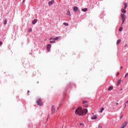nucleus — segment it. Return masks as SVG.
Instances as JSON below:
<instances>
[{
  "mask_svg": "<svg viewBox=\"0 0 128 128\" xmlns=\"http://www.w3.org/2000/svg\"><path fill=\"white\" fill-rule=\"evenodd\" d=\"M88 112V109H82V107H79L75 110V114H78V116H85Z\"/></svg>",
  "mask_w": 128,
  "mask_h": 128,
  "instance_id": "f257e3e1",
  "label": "nucleus"
},
{
  "mask_svg": "<svg viewBox=\"0 0 128 128\" xmlns=\"http://www.w3.org/2000/svg\"><path fill=\"white\" fill-rule=\"evenodd\" d=\"M120 16L122 20V24H124V22H126V14H120Z\"/></svg>",
  "mask_w": 128,
  "mask_h": 128,
  "instance_id": "f03ea898",
  "label": "nucleus"
},
{
  "mask_svg": "<svg viewBox=\"0 0 128 128\" xmlns=\"http://www.w3.org/2000/svg\"><path fill=\"white\" fill-rule=\"evenodd\" d=\"M37 104L40 106H42L44 104L42 103V99L40 98H38V100L36 102Z\"/></svg>",
  "mask_w": 128,
  "mask_h": 128,
  "instance_id": "7ed1b4c3",
  "label": "nucleus"
},
{
  "mask_svg": "<svg viewBox=\"0 0 128 128\" xmlns=\"http://www.w3.org/2000/svg\"><path fill=\"white\" fill-rule=\"evenodd\" d=\"M124 8H122L121 10V12H122V14H126V8H128V4H126V3H124Z\"/></svg>",
  "mask_w": 128,
  "mask_h": 128,
  "instance_id": "20e7f679",
  "label": "nucleus"
},
{
  "mask_svg": "<svg viewBox=\"0 0 128 128\" xmlns=\"http://www.w3.org/2000/svg\"><path fill=\"white\" fill-rule=\"evenodd\" d=\"M52 114H54V112H56V107L54 106H52Z\"/></svg>",
  "mask_w": 128,
  "mask_h": 128,
  "instance_id": "39448f33",
  "label": "nucleus"
},
{
  "mask_svg": "<svg viewBox=\"0 0 128 128\" xmlns=\"http://www.w3.org/2000/svg\"><path fill=\"white\" fill-rule=\"evenodd\" d=\"M51 48H52V44H48L47 45V50H48V52H50V50Z\"/></svg>",
  "mask_w": 128,
  "mask_h": 128,
  "instance_id": "423d86ee",
  "label": "nucleus"
},
{
  "mask_svg": "<svg viewBox=\"0 0 128 128\" xmlns=\"http://www.w3.org/2000/svg\"><path fill=\"white\" fill-rule=\"evenodd\" d=\"M54 3V0H52L51 1H50L48 2V6H52V4Z\"/></svg>",
  "mask_w": 128,
  "mask_h": 128,
  "instance_id": "0eeeda50",
  "label": "nucleus"
},
{
  "mask_svg": "<svg viewBox=\"0 0 128 128\" xmlns=\"http://www.w3.org/2000/svg\"><path fill=\"white\" fill-rule=\"evenodd\" d=\"M128 124V122H126L124 124H122V126L120 128H124L125 126H126Z\"/></svg>",
  "mask_w": 128,
  "mask_h": 128,
  "instance_id": "6e6552de",
  "label": "nucleus"
},
{
  "mask_svg": "<svg viewBox=\"0 0 128 128\" xmlns=\"http://www.w3.org/2000/svg\"><path fill=\"white\" fill-rule=\"evenodd\" d=\"M73 10H74V12H78V6H74V8H73Z\"/></svg>",
  "mask_w": 128,
  "mask_h": 128,
  "instance_id": "1a4fd4ad",
  "label": "nucleus"
},
{
  "mask_svg": "<svg viewBox=\"0 0 128 128\" xmlns=\"http://www.w3.org/2000/svg\"><path fill=\"white\" fill-rule=\"evenodd\" d=\"M96 118H98L96 115H94L93 116L91 117L92 120H96Z\"/></svg>",
  "mask_w": 128,
  "mask_h": 128,
  "instance_id": "9d476101",
  "label": "nucleus"
},
{
  "mask_svg": "<svg viewBox=\"0 0 128 128\" xmlns=\"http://www.w3.org/2000/svg\"><path fill=\"white\" fill-rule=\"evenodd\" d=\"M38 22V20L34 19V20L32 22V24H36V23Z\"/></svg>",
  "mask_w": 128,
  "mask_h": 128,
  "instance_id": "9b49d317",
  "label": "nucleus"
},
{
  "mask_svg": "<svg viewBox=\"0 0 128 128\" xmlns=\"http://www.w3.org/2000/svg\"><path fill=\"white\" fill-rule=\"evenodd\" d=\"M60 36H58V37H56L55 38H54L53 40H60Z\"/></svg>",
  "mask_w": 128,
  "mask_h": 128,
  "instance_id": "f8f14e48",
  "label": "nucleus"
},
{
  "mask_svg": "<svg viewBox=\"0 0 128 128\" xmlns=\"http://www.w3.org/2000/svg\"><path fill=\"white\" fill-rule=\"evenodd\" d=\"M113 89H114V87L112 86H110L108 88V90H112Z\"/></svg>",
  "mask_w": 128,
  "mask_h": 128,
  "instance_id": "ddd939ff",
  "label": "nucleus"
},
{
  "mask_svg": "<svg viewBox=\"0 0 128 128\" xmlns=\"http://www.w3.org/2000/svg\"><path fill=\"white\" fill-rule=\"evenodd\" d=\"M120 80H118L117 82L116 86H120Z\"/></svg>",
  "mask_w": 128,
  "mask_h": 128,
  "instance_id": "4468645a",
  "label": "nucleus"
},
{
  "mask_svg": "<svg viewBox=\"0 0 128 128\" xmlns=\"http://www.w3.org/2000/svg\"><path fill=\"white\" fill-rule=\"evenodd\" d=\"M104 110V107H102L100 110V112H102Z\"/></svg>",
  "mask_w": 128,
  "mask_h": 128,
  "instance_id": "2eb2a0df",
  "label": "nucleus"
},
{
  "mask_svg": "<svg viewBox=\"0 0 128 128\" xmlns=\"http://www.w3.org/2000/svg\"><path fill=\"white\" fill-rule=\"evenodd\" d=\"M120 44V39H119L116 42V44Z\"/></svg>",
  "mask_w": 128,
  "mask_h": 128,
  "instance_id": "dca6fc26",
  "label": "nucleus"
},
{
  "mask_svg": "<svg viewBox=\"0 0 128 128\" xmlns=\"http://www.w3.org/2000/svg\"><path fill=\"white\" fill-rule=\"evenodd\" d=\"M82 12H88V9L86 8H83L82 9Z\"/></svg>",
  "mask_w": 128,
  "mask_h": 128,
  "instance_id": "f3484780",
  "label": "nucleus"
},
{
  "mask_svg": "<svg viewBox=\"0 0 128 128\" xmlns=\"http://www.w3.org/2000/svg\"><path fill=\"white\" fill-rule=\"evenodd\" d=\"M6 24H8V20L6 19L4 20V26H6Z\"/></svg>",
  "mask_w": 128,
  "mask_h": 128,
  "instance_id": "a211bd4d",
  "label": "nucleus"
},
{
  "mask_svg": "<svg viewBox=\"0 0 128 128\" xmlns=\"http://www.w3.org/2000/svg\"><path fill=\"white\" fill-rule=\"evenodd\" d=\"M66 14H68V16H70V10H68Z\"/></svg>",
  "mask_w": 128,
  "mask_h": 128,
  "instance_id": "6ab92c4d",
  "label": "nucleus"
},
{
  "mask_svg": "<svg viewBox=\"0 0 128 128\" xmlns=\"http://www.w3.org/2000/svg\"><path fill=\"white\" fill-rule=\"evenodd\" d=\"M63 24H64V26H68V23H66V22H64V23H63Z\"/></svg>",
  "mask_w": 128,
  "mask_h": 128,
  "instance_id": "aec40b11",
  "label": "nucleus"
},
{
  "mask_svg": "<svg viewBox=\"0 0 128 128\" xmlns=\"http://www.w3.org/2000/svg\"><path fill=\"white\" fill-rule=\"evenodd\" d=\"M55 40H51L50 42V44H54L55 42Z\"/></svg>",
  "mask_w": 128,
  "mask_h": 128,
  "instance_id": "412c9836",
  "label": "nucleus"
},
{
  "mask_svg": "<svg viewBox=\"0 0 128 128\" xmlns=\"http://www.w3.org/2000/svg\"><path fill=\"white\" fill-rule=\"evenodd\" d=\"M122 27H120L119 28V32H122Z\"/></svg>",
  "mask_w": 128,
  "mask_h": 128,
  "instance_id": "4be33fe9",
  "label": "nucleus"
},
{
  "mask_svg": "<svg viewBox=\"0 0 128 128\" xmlns=\"http://www.w3.org/2000/svg\"><path fill=\"white\" fill-rule=\"evenodd\" d=\"M82 104H88V102L86 100H84L82 102Z\"/></svg>",
  "mask_w": 128,
  "mask_h": 128,
  "instance_id": "5701e85b",
  "label": "nucleus"
},
{
  "mask_svg": "<svg viewBox=\"0 0 128 128\" xmlns=\"http://www.w3.org/2000/svg\"><path fill=\"white\" fill-rule=\"evenodd\" d=\"M32 28L28 29V32H32Z\"/></svg>",
  "mask_w": 128,
  "mask_h": 128,
  "instance_id": "b1692460",
  "label": "nucleus"
},
{
  "mask_svg": "<svg viewBox=\"0 0 128 128\" xmlns=\"http://www.w3.org/2000/svg\"><path fill=\"white\" fill-rule=\"evenodd\" d=\"M128 76V73H126V74H125V76H124V78H126V76Z\"/></svg>",
  "mask_w": 128,
  "mask_h": 128,
  "instance_id": "393cba45",
  "label": "nucleus"
},
{
  "mask_svg": "<svg viewBox=\"0 0 128 128\" xmlns=\"http://www.w3.org/2000/svg\"><path fill=\"white\" fill-rule=\"evenodd\" d=\"M84 108H88V104H84Z\"/></svg>",
  "mask_w": 128,
  "mask_h": 128,
  "instance_id": "a878e982",
  "label": "nucleus"
},
{
  "mask_svg": "<svg viewBox=\"0 0 128 128\" xmlns=\"http://www.w3.org/2000/svg\"><path fill=\"white\" fill-rule=\"evenodd\" d=\"M124 118V115H122L120 117V119L122 118Z\"/></svg>",
  "mask_w": 128,
  "mask_h": 128,
  "instance_id": "bb28decb",
  "label": "nucleus"
},
{
  "mask_svg": "<svg viewBox=\"0 0 128 128\" xmlns=\"http://www.w3.org/2000/svg\"><path fill=\"white\" fill-rule=\"evenodd\" d=\"M54 40V38H50V40Z\"/></svg>",
  "mask_w": 128,
  "mask_h": 128,
  "instance_id": "cd10ccee",
  "label": "nucleus"
},
{
  "mask_svg": "<svg viewBox=\"0 0 128 128\" xmlns=\"http://www.w3.org/2000/svg\"><path fill=\"white\" fill-rule=\"evenodd\" d=\"M84 123H80V126H84Z\"/></svg>",
  "mask_w": 128,
  "mask_h": 128,
  "instance_id": "c85d7f7f",
  "label": "nucleus"
},
{
  "mask_svg": "<svg viewBox=\"0 0 128 128\" xmlns=\"http://www.w3.org/2000/svg\"><path fill=\"white\" fill-rule=\"evenodd\" d=\"M2 42L0 41V46H2Z\"/></svg>",
  "mask_w": 128,
  "mask_h": 128,
  "instance_id": "c756f323",
  "label": "nucleus"
},
{
  "mask_svg": "<svg viewBox=\"0 0 128 128\" xmlns=\"http://www.w3.org/2000/svg\"><path fill=\"white\" fill-rule=\"evenodd\" d=\"M128 104V100H127V101L125 102V104Z\"/></svg>",
  "mask_w": 128,
  "mask_h": 128,
  "instance_id": "7c9ffc66",
  "label": "nucleus"
},
{
  "mask_svg": "<svg viewBox=\"0 0 128 128\" xmlns=\"http://www.w3.org/2000/svg\"><path fill=\"white\" fill-rule=\"evenodd\" d=\"M126 46H128V44H126L124 45V47L126 48Z\"/></svg>",
  "mask_w": 128,
  "mask_h": 128,
  "instance_id": "2f4dec72",
  "label": "nucleus"
},
{
  "mask_svg": "<svg viewBox=\"0 0 128 128\" xmlns=\"http://www.w3.org/2000/svg\"><path fill=\"white\" fill-rule=\"evenodd\" d=\"M124 108H126V104H125L124 106Z\"/></svg>",
  "mask_w": 128,
  "mask_h": 128,
  "instance_id": "473e14b6",
  "label": "nucleus"
},
{
  "mask_svg": "<svg viewBox=\"0 0 128 128\" xmlns=\"http://www.w3.org/2000/svg\"><path fill=\"white\" fill-rule=\"evenodd\" d=\"M118 74H120V73H119V72H118V73H117V76H118Z\"/></svg>",
  "mask_w": 128,
  "mask_h": 128,
  "instance_id": "72a5a7b5",
  "label": "nucleus"
},
{
  "mask_svg": "<svg viewBox=\"0 0 128 128\" xmlns=\"http://www.w3.org/2000/svg\"><path fill=\"white\" fill-rule=\"evenodd\" d=\"M120 68L122 70V66L120 67Z\"/></svg>",
  "mask_w": 128,
  "mask_h": 128,
  "instance_id": "f704fd0d",
  "label": "nucleus"
},
{
  "mask_svg": "<svg viewBox=\"0 0 128 128\" xmlns=\"http://www.w3.org/2000/svg\"><path fill=\"white\" fill-rule=\"evenodd\" d=\"M116 104L118 106V103L116 102Z\"/></svg>",
  "mask_w": 128,
  "mask_h": 128,
  "instance_id": "c9c22d12",
  "label": "nucleus"
},
{
  "mask_svg": "<svg viewBox=\"0 0 128 128\" xmlns=\"http://www.w3.org/2000/svg\"><path fill=\"white\" fill-rule=\"evenodd\" d=\"M98 128H102V126H98Z\"/></svg>",
  "mask_w": 128,
  "mask_h": 128,
  "instance_id": "e433bc0d",
  "label": "nucleus"
},
{
  "mask_svg": "<svg viewBox=\"0 0 128 128\" xmlns=\"http://www.w3.org/2000/svg\"><path fill=\"white\" fill-rule=\"evenodd\" d=\"M28 92H30V90H28Z\"/></svg>",
  "mask_w": 128,
  "mask_h": 128,
  "instance_id": "4c0bfd02",
  "label": "nucleus"
},
{
  "mask_svg": "<svg viewBox=\"0 0 128 128\" xmlns=\"http://www.w3.org/2000/svg\"><path fill=\"white\" fill-rule=\"evenodd\" d=\"M56 110H58V108H56Z\"/></svg>",
  "mask_w": 128,
  "mask_h": 128,
  "instance_id": "58836bf2",
  "label": "nucleus"
},
{
  "mask_svg": "<svg viewBox=\"0 0 128 128\" xmlns=\"http://www.w3.org/2000/svg\"><path fill=\"white\" fill-rule=\"evenodd\" d=\"M122 90V89L121 88V89H120V90Z\"/></svg>",
  "mask_w": 128,
  "mask_h": 128,
  "instance_id": "ea45409f",
  "label": "nucleus"
}]
</instances>
